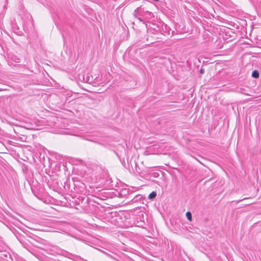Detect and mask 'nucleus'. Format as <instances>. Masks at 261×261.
I'll use <instances>...</instances> for the list:
<instances>
[{"label":"nucleus","mask_w":261,"mask_h":261,"mask_svg":"<svg viewBox=\"0 0 261 261\" xmlns=\"http://www.w3.org/2000/svg\"><path fill=\"white\" fill-rule=\"evenodd\" d=\"M7 117L6 118L7 122L11 125H17V120L12 118V115H7Z\"/></svg>","instance_id":"nucleus-1"},{"label":"nucleus","mask_w":261,"mask_h":261,"mask_svg":"<svg viewBox=\"0 0 261 261\" xmlns=\"http://www.w3.org/2000/svg\"><path fill=\"white\" fill-rule=\"evenodd\" d=\"M156 196V193L154 191H152L149 194L148 198L150 200H153Z\"/></svg>","instance_id":"nucleus-2"},{"label":"nucleus","mask_w":261,"mask_h":261,"mask_svg":"<svg viewBox=\"0 0 261 261\" xmlns=\"http://www.w3.org/2000/svg\"><path fill=\"white\" fill-rule=\"evenodd\" d=\"M252 76L254 78H258L259 77V73L257 70H254L252 72Z\"/></svg>","instance_id":"nucleus-3"},{"label":"nucleus","mask_w":261,"mask_h":261,"mask_svg":"<svg viewBox=\"0 0 261 261\" xmlns=\"http://www.w3.org/2000/svg\"><path fill=\"white\" fill-rule=\"evenodd\" d=\"M186 215L187 218V219L190 221H191L192 219L191 213L190 212H187L186 214Z\"/></svg>","instance_id":"nucleus-4"},{"label":"nucleus","mask_w":261,"mask_h":261,"mask_svg":"<svg viewBox=\"0 0 261 261\" xmlns=\"http://www.w3.org/2000/svg\"><path fill=\"white\" fill-rule=\"evenodd\" d=\"M200 73L201 74H203L204 73V70L203 69H201L200 70Z\"/></svg>","instance_id":"nucleus-5"}]
</instances>
